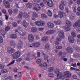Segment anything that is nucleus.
<instances>
[{
    "label": "nucleus",
    "instance_id": "nucleus-1",
    "mask_svg": "<svg viewBox=\"0 0 80 80\" xmlns=\"http://www.w3.org/2000/svg\"><path fill=\"white\" fill-rule=\"evenodd\" d=\"M59 33L58 34V35L60 38H57V40L58 42L60 41L61 40V38L63 39L65 38L64 33L63 31H59Z\"/></svg>",
    "mask_w": 80,
    "mask_h": 80
},
{
    "label": "nucleus",
    "instance_id": "nucleus-2",
    "mask_svg": "<svg viewBox=\"0 0 80 80\" xmlns=\"http://www.w3.org/2000/svg\"><path fill=\"white\" fill-rule=\"evenodd\" d=\"M21 54V52L19 51H18L12 54V58L13 59H17V58L20 57Z\"/></svg>",
    "mask_w": 80,
    "mask_h": 80
},
{
    "label": "nucleus",
    "instance_id": "nucleus-3",
    "mask_svg": "<svg viewBox=\"0 0 80 80\" xmlns=\"http://www.w3.org/2000/svg\"><path fill=\"white\" fill-rule=\"evenodd\" d=\"M66 23L67 25L68 26H66V27L65 28V30L66 31H68L71 30V28L70 27L71 26V23L68 20H67L66 21Z\"/></svg>",
    "mask_w": 80,
    "mask_h": 80
},
{
    "label": "nucleus",
    "instance_id": "nucleus-4",
    "mask_svg": "<svg viewBox=\"0 0 80 80\" xmlns=\"http://www.w3.org/2000/svg\"><path fill=\"white\" fill-rule=\"evenodd\" d=\"M23 15H24L23 17L25 18H28L29 17V15L26 13L24 12V13L23 12H21L19 14L18 18H21L22 17Z\"/></svg>",
    "mask_w": 80,
    "mask_h": 80
},
{
    "label": "nucleus",
    "instance_id": "nucleus-5",
    "mask_svg": "<svg viewBox=\"0 0 80 80\" xmlns=\"http://www.w3.org/2000/svg\"><path fill=\"white\" fill-rule=\"evenodd\" d=\"M35 24L38 26H44V23L42 20L39 21H36L35 22Z\"/></svg>",
    "mask_w": 80,
    "mask_h": 80
},
{
    "label": "nucleus",
    "instance_id": "nucleus-6",
    "mask_svg": "<svg viewBox=\"0 0 80 80\" xmlns=\"http://www.w3.org/2000/svg\"><path fill=\"white\" fill-rule=\"evenodd\" d=\"M66 50L68 53H72L73 52V49L71 47L69 46L66 48Z\"/></svg>",
    "mask_w": 80,
    "mask_h": 80
},
{
    "label": "nucleus",
    "instance_id": "nucleus-7",
    "mask_svg": "<svg viewBox=\"0 0 80 80\" xmlns=\"http://www.w3.org/2000/svg\"><path fill=\"white\" fill-rule=\"evenodd\" d=\"M74 28H78L80 27V20H78L76 22H75L73 25Z\"/></svg>",
    "mask_w": 80,
    "mask_h": 80
},
{
    "label": "nucleus",
    "instance_id": "nucleus-8",
    "mask_svg": "<svg viewBox=\"0 0 80 80\" xmlns=\"http://www.w3.org/2000/svg\"><path fill=\"white\" fill-rule=\"evenodd\" d=\"M47 4L50 7H52L53 5V2L51 0H47Z\"/></svg>",
    "mask_w": 80,
    "mask_h": 80
},
{
    "label": "nucleus",
    "instance_id": "nucleus-9",
    "mask_svg": "<svg viewBox=\"0 0 80 80\" xmlns=\"http://www.w3.org/2000/svg\"><path fill=\"white\" fill-rule=\"evenodd\" d=\"M4 6H5V8H9L10 7V3L5 0L3 1V2Z\"/></svg>",
    "mask_w": 80,
    "mask_h": 80
},
{
    "label": "nucleus",
    "instance_id": "nucleus-10",
    "mask_svg": "<svg viewBox=\"0 0 80 80\" xmlns=\"http://www.w3.org/2000/svg\"><path fill=\"white\" fill-rule=\"evenodd\" d=\"M28 39L30 42H32L34 40V38L33 35L30 34L28 37Z\"/></svg>",
    "mask_w": 80,
    "mask_h": 80
},
{
    "label": "nucleus",
    "instance_id": "nucleus-11",
    "mask_svg": "<svg viewBox=\"0 0 80 80\" xmlns=\"http://www.w3.org/2000/svg\"><path fill=\"white\" fill-rule=\"evenodd\" d=\"M8 52L10 53H12L15 52L14 49L11 48H9L7 49Z\"/></svg>",
    "mask_w": 80,
    "mask_h": 80
},
{
    "label": "nucleus",
    "instance_id": "nucleus-12",
    "mask_svg": "<svg viewBox=\"0 0 80 80\" xmlns=\"http://www.w3.org/2000/svg\"><path fill=\"white\" fill-rule=\"evenodd\" d=\"M64 76L68 78L71 77V74L69 71H66L64 73Z\"/></svg>",
    "mask_w": 80,
    "mask_h": 80
},
{
    "label": "nucleus",
    "instance_id": "nucleus-13",
    "mask_svg": "<svg viewBox=\"0 0 80 80\" xmlns=\"http://www.w3.org/2000/svg\"><path fill=\"white\" fill-rule=\"evenodd\" d=\"M58 14L60 16V18H62V17H64L66 16V14L62 11H59Z\"/></svg>",
    "mask_w": 80,
    "mask_h": 80
},
{
    "label": "nucleus",
    "instance_id": "nucleus-14",
    "mask_svg": "<svg viewBox=\"0 0 80 80\" xmlns=\"http://www.w3.org/2000/svg\"><path fill=\"white\" fill-rule=\"evenodd\" d=\"M32 45L34 47L38 48L40 46V43L39 42H35L32 43Z\"/></svg>",
    "mask_w": 80,
    "mask_h": 80
},
{
    "label": "nucleus",
    "instance_id": "nucleus-15",
    "mask_svg": "<svg viewBox=\"0 0 80 80\" xmlns=\"http://www.w3.org/2000/svg\"><path fill=\"white\" fill-rule=\"evenodd\" d=\"M10 42L11 46H12V48H15L16 45L15 42L13 40H11Z\"/></svg>",
    "mask_w": 80,
    "mask_h": 80
},
{
    "label": "nucleus",
    "instance_id": "nucleus-16",
    "mask_svg": "<svg viewBox=\"0 0 80 80\" xmlns=\"http://www.w3.org/2000/svg\"><path fill=\"white\" fill-rule=\"evenodd\" d=\"M62 73L61 72L58 73L57 75V78H55V80H58L62 78Z\"/></svg>",
    "mask_w": 80,
    "mask_h": 80
},
{
    "label": "nucleus",
    "instance_id": "nucleus-17",
    "mask_svg": "<svg viewBox=\"0 0 80 80\" xmlns=\"http://www.w3.org/2000/svg\"><path fill=\"white\" fill-rule=\"evenodd\" d=\"M47 25L49 28H52L54 27V24L50 22L48 23Z\"/></svg>",
    "mask_w": 80,
    "mask_h": 80
},
{
    "label": "nucleus",
    "instance_id": "nucleus-18",
    "mask_svg": "<svg viewBox=\"0 0 80 80\" xmlns=\"http://www.w3.org/2000/svg\"><path fill=\"white\" fill-rule=\"evenodd\" d=\"M68 39L69 42L71 43H73L74 41H75V40L74 38H71L70 36H68Z\"/></svg>",
    "mask_w": 80,
    "mask_h": 80
},
{
    "label": "nucleus",
    "instance_id": "nucleus-19",
    "mask_svg": "<svg viewBox=\"0 0 80 80\" xmlns=\"http://www.w3.org/2000/svg\"><path fill=\"white\" fill-rule=\"evenodd\" d=\"M26 6L28 8H31L32 7V3L28 2L26 4Z\"/></svg>",
    "mask_w": 80,
    "mask_h": 80
},
{
    "label": "nucleus",
    "instance_id": "nucleus-20",
    "mask_svg": "<svg viewBox=\"0 0 80 80\" xmlns=\"http://www.w3.org/2000/svg\"><path fill=\"white\" fill-rule=\"evenodd\" d=\"M33 9L39 12L40 10H41V7L40 6H39L37 8L34 7L33 8Z\"/></svg>",
    "mask_w": 80,
    "mask_h": 80
},
{
    "label": "nucleus",
    "instance_id": "nucleus-21",
    "mask_svg": "<svg viewBox=\"0 0 80 80\" xmlns=\"http://www.w3.org/2000/svg\"><path fill=\"white\" fill-rule=\"evenodd\" d=\"M22 25L24 26V27L27 28L28 26V23L25 21L23 20Z\"/></svg>",
    "mask_w": 80,
    "mask_h": 80
},
{
    "label": "nucleus",
    "instance_id": "nucleus-22",
    "mask_svg": "<svg viewBox=\"0 0 80 80\" xmlns=\"http://www.w3.org/2000/svg\"><path fill=\"white\" fill-rule=\"evenodd\" d=\"M31 29L32 32L33 33L36 32L38 30V29L37 28H32Z\"/></svg>",
    "mask_w": 80,
    "mask_h": 80
},
{
    "label": "nucleus",
    "instance_id": "nucleus-23",
    "mask_svg": "<svg viewBox=\"0 0 80 80\" xmlns=\"http://www.w3.org/2000/svg\"><path fill=\"white\" fill-rule=\"evenodd\" d=\"M53 33H54V31L53 30H49L48 31L46 32V34H53Z\"/></svg>",
    "mask_w": 80,
    "mask_h": 80
},
{
    "label": "nucleus",
    "instance_id": "nucleus-24",
    "mask_svg": "<svg viewBox=\"0 0 80 80\" xmlns=\"http://www.w3.org/2000/svg\"><path fill=\"white\" fill-rule=\"evenodd\" d=\"M54 23L56 25H59L61 24V22L60 21L57 20L54 21Z\"/></svg>",
    "mask_w": 80,
    "mask_h": 80
},
{
    "label": "nucleus",
    "instance_id": "nucleus-25",
    "mask_svg": "<svg viewBox=\"0 0 80 80\" xmlns=\"http://www.w3.org/2000/svg\"><path fill=\"white\" fill-rule=\"evenodd\" d=\"M10 37L11 38L15 39L17 38V36L16 34H12L11 35Z\"/></svg>",
    "mask_w": 80,
    "mask_h": 80
},
{
    "label": "nucleus",
    "instance_id": "nucleus-26",
    "mask_svg": "<svg viewBox=\"0 0 80 80\" xmlns=\"http://www.w3.org/2000/svg\"><path fill=\"white\" fill-rule=\"evenodd\" d=\"M48 37H44L43 38L42 40L43 42H47L48 41Z\"/></svg>",
    "mask_w": 80,
    "mask_h": 80
},
{
    "label": "nucleus",
    "instance_id": "nucleus-27",
    "mask_svg": "<svg viewBox=\"0 0 80 80\" xmlns=\"http://www.w3.org/2000/svg\"><path fill=\"white\" fill-rule=\"evenodd\" d=\"M48 16L51 17L52 16V13L50 10H48Z\"/></svg>",
    "mask_w": 80,
    "mask_h": 80
},
{
    "label": "nucleus",
    "instance_id": "nucleus-28",
    "mask_svg": "<svg viewBox=\"0 0 80 80\" xmlns=\"http://www.w3.org/2000/svg\"><path fill=\"white\" fill-rule=\"evenodd\" d=\"M1 33L2 34V35L3 36V38H5V31H4V30H2L1 31Z\"/></svg>",
    "mask_w": 80,
    "mask_h": 80
},
{
    "label": "nucleus",
    "instance_id": "nucleus-29",
    "mask_svg": "<svg viewBox=\"0 0 80 80\" xmlns=\"http://www.w3.org/2000/svg\"><path fill=\"white\" fill-rule=\"evenodd\" d=\"M49 47L50 45H49V44H47L45 46V49H47L48 50L49 49Z\"/></svg>",
    "mask_w": 80,
    "mask_h": 80
},
{
    "label": "nucleus",
    "instance_id": "nucleus-30",
    "mask_svg": "<svg viewBox=\"0 0 80 80\" xmlns=\"http://www.w3.org/2000/svg\"><path fill=\"white\" fill-rule=\"evenodd\" d=\"M75 18V17L74 14L72 13L71 16H70V19L72 20L74 19Z\"/></svg>",
    "mask_w": 80,
    "mask_h": 80
},
{
    "label": "nucleus",
    "instance_id": "nucleus-31",
    "mask_svg": "<svg viewBox=\"0 0 80 80\" xmlns=\"http://www.w3.org/2000/svg\"><path fill=\"white\" fill-rule=\"evenodd\" d=\"M65 5H62V4H60L59 6V8L61 10H63L64 9V6Z\"/></svg>",
    "mask_w": 80,
    "mask_h": 80
},
{
    "label": "nucleus",
    "instance_id": "nucleus-32",
    "mask_svg": "<svg viewBox=\"0 0 80 80\" xmlns=\"http://www.w3.org/2000/svg\"><path fill=\"white\" fill-rule=\"evenodd\" d=\"M32 17L34 18H38V15L35 12H33Z\"/></svg>",
    "mask_w": 80,
    "mask_h": 80
},
{
    "label": "nucleus",
    "instance_id": "nucleus-33",
    "mask_svg": "<svg viewBox=\"0 0 80 80\" xmlns=\"http://www.w3.org/2000/svg\"><path fill=\"white\" fill-rule=\"evenodd\" d=\"M71 70H75L76 71H80V69L71 67L70 68Z\"/></svg>",
    "mask_w": 80,
    "mask_h": 80
},
{
    "label": "nucleus",
    "instance_id": "nucleus-34",
    "mask_svg": "<svg viewBox=\"0 0 80 80\" xmlns=\"http://www.w3.org/2000/svg\"><path fill=\"white\" fill-rule=\"evenodd\" d=\"M2 73H5L7 72V70L6 69H4L2 70Z\"/></svg>",
    "mask_w": 80,
    "mask_h": 80
},
{
    "label": "nucleus",
    "instance_id": "nucleus-35",
    "mask_svg": "<svg viewBox=\"0 0 80 80\" xmlns=\"http://www.w3.org/2000/svg\"><path fill=\"white\" fill-rule=\"evenodd\" d=\"M15 62V60H13V61L12 62H10L9 64H8L7 65V66L8 67H9V66H11V65L13 64Z\"/></svg>",
    "mask_w": 80,
    "mask_h": 80
},
{
    "label": "nucleus",
    "instance_id": "nucleus-36",
    "mask_svg": "<svg viewBox=\"0 0 80 80\" xmlns=\"http://www.w3.org/2000/svg\"><path fill=\"white\" fill-rule=\"evenodd\" d=\"M41 17L42 18H46V17H47V15L45 14H41Z\"/></svg>",
    "mask_w": 80,
    "mask_h": 80
},
{
    "label": "nucleus",
    "instance_id": "nucleus-37",
    "mask_svg": "<svg viewBox=\"0 0 80 80\" xmlns=\"http://www.w3.org/2000/svg\"><path fill=\"white\" fill-rule=\"evenodd\" d=\"M72 10H73V12L75 13L77 11V7L75 6L72 7Z\"/></svg>",
    "mask_w": 80,
    "mask_h": 80
},
{
    "label": "nucleus",
    "instance_id": "nucleus-38",
    "mask_svg": "<svg viewBox=\"0 0 80 80\" xmlns=\"http://www.w3.org/2000/svg\"><path fill=\"white\" fill-rule=\"evenodd\" d=\"M53 70V68H52V67H50V68H48V71L49 72H51Z\"/></svg>",
    "mask_w": 80,
    "mask_h": 80
},
{
    "label": "nucleus",
    "instance_id": "nucleus-39",
    "mask_svg": "<svg viewBox=\"0 0 80 80\" xmlns=\"http://www.w3.org/2000/svg\"><path fill=\"white\" fill-rule=\"evenodd\" d=\"M56 48L58 49H62V47L60 46H57L56 47Z\"/></svg>",
    "mask_w": 80,
    "mask_h": 80
},
{
    "label": "nucleus",
    "instance_id": "nucleus-40",
    "mask_svg": "<svg viewBox=\"0 0 80 80\" xmlns=\"http://www.w3.org/2000/svg\"><path fill=\"white\" fill-rule=\"evenodd\" d=\"M75 50H76L78 52L80 51V48L78 47H75Z\"/></svg>",
    "mask_w": 80,
    "mask_h": 80
},
{
    "label": "nucleus",
    "instance_id": "nucleus-41",
    "mask_svg": "<svg viewBox=\"0 0 80 80\" xmlns=\"http://www.w3.org/2000/svg\"><path fill=\"white\" fill-rule=\"evenodd\" d=\"M43 66L44 68H46L48 66V64L46 62H44L43 64Z\"/></svg>",
    "mask_w": 80,
    "mask_h": 80
},
{
    "label": "nucleus",
    "instance_id": "nucleus-42",
    "mask_svg": "<svg viewBox=\"0 0 80 80\" xmlns=\"http://www.w3.org/2000/svg\"><path fill=\"white\" fill-rule=\"evenodd\" d=\"M71 35L74 38H75L76 36L75 33L74 32H72L71 33Z\"/></svg>",
    "mask_w": 80,
    "mask_h": 80
},
{
    "label": "nucleus",
    "instance_id": "nucleus-43",
    "mask_svg": "<svg viewBox=\"0 0 80 80\" xmlns=\"http://www.w3.org/2000/svg\"><path fill=\"white\" fill-rule=\"evenodd\" d=\"M49 76L50 78H52L54 76V75L52 73H50L49 74Z\"/></svg>",
    "mask_w": 80,
    "mask_h": 80
},
{
    "label": "nucleus",
    "instance_id": "nucleus-44",
    "mask_svg": "<svg viewBox=\"0 0 80 80\" xmlns=\"http://www.w3.org/2000/svg\"><path fill=\"white\" fill-rule=\"evenodd\" d=\"M10 29V27L9 26H7L6 28H5V31H8Z\"/></svg>",
    "mask_w": 80,
    "mask_h": 80
},
{
    "label": "nucleus",
    "instance_id": "nucleus-45",
    "mask_svg": "<svg viewBox=\"0 0 80 80\" xmlns=\"http://www.w3.org/2000/svg\"><path fill=\"white\" fill-rule=\"evenodd\" d=\"M41 62V60L40 59H38L36 61L37 64H39Z\"/></svg>",
    "mask_w": 80,
    "mask_h": 80
},
{
    "label": "nucleus",
    "instance_id": "nucleus-46",
    "mask_svg": "<svg viewBox=\"0 0 80 80\" xmlns=\"http://www.w3.org/2000/svg\"><path fill=\"white\" fill-rule=\"evenodd\" d=\"M22 47V46L19 43L18 44V46H17V48H18L20 49V48H21Z\"/></svg>",
    "mask_w": 80,
    "mask_h": 80
},
{
    "label": "nucleus",
    "instance_id": "nucleus-47",
    "mask_svg": "<svg viewBox=\"0 0 80 80\" xmlns=\"http://www.w3.org/2000/svg\"><path fill=\"white\" fill-rule=\"evenodd\" d=\"M8 12L10 14H12V9H10L8 10Z\"/></svg>",
    "mask_w": 80,
    "mask_h": 80
},
{
    "label": "nucleus",
    "instance_id": "nucleus-48",
    "mask_svg": "<svg viewBox=\"0 0 80 80\" xmlns=\"http://www.w3.org/2000/svg\"><path fill=\"white\" fill-rule=\"evenodd\" d=\"M21 60H22V59L21 58H19L16 60V62H21Z\"/></svg>",
    "mask_w": 80,
    "mask_h": 80
},
{
    "label": "nucleus",
    "instance_id": "nucleus-49",
    "mask_svg": "<svg viewBox=\"0 0 80 80\" xmlns=\"http://www.w3.org/2000/svg\"><path fill=\"white\" fill-rule=\"evenodd\" d=\"M3 42V38L2 37L0 36V43H2Z\"/></svg>",
    "mask_w": 80,
    "mask_h": 80
},
{
    "label": "nucleus",
    "instance_id": "nucleus-50",
    "mask_svg": "<svg viewBox=\"0 0 80 80\" xmlns=\"http://www.w3.org/2000/svg\"><path fill=\"white\" fill-rule=\"evenodd\" d=\"M48 58V56L47 55H45L44 56V60H47Z\"/></svg>",
    "mask_w": 80,
    "mask_h": 80
},
{
    "label": "nucleus",
    "instance_id": "nucleus-51",
    "mask_svg": "<svg viewBox=\"0 0 80 80\" xmlns=\"http://www.w3.org/2000/svg\"><path fill=\"white\" fill-rule=\"evenodd\" d=\"M4 66L3 65L0 64V69H2L4 68Z\"/></svg>",
    "mask_w": 80,
    "mask_h": 80
},
{
    "label": "nucleus",
    "instance_id": "nucleus-52",
    "mask_svg": "<svg viewBox=\"0 0 80 80\" xmlns=\"http://www.w3.org/2000/svg\"><path fill=\"white\" fill-rule=\"evenodd\" d=\"M17 25V23L16 22L13 23V26L14 27H16Z\"/></svg>",
    "mask_w": 80,
    "mask_h": 80
},
{
    "label": "nucleus",
    "instance_id": "nucleus-53",
    "mask_svg": "<svg viewBox=\"0 0 80 80\" xmlns=\"http://www.w3.org/2000/svg\"><path fill=\"white\" fill-rule=\"evenodd\" d=\"M2 12L3 13L5 14H6V11L5 9H3L2 10Z\"/></svg>",
    "mask_w": 80,
    "mask_h": 80
},
{
    "label": "nucleus",
    "instance_id": "nucleus-54",
    "mask_svg": "<svg viewBox=\"0 0 80 80\" xmlns=\"http://www.w3.org/2000/svg\"><path fill=\"white\" fill-rule=\"evenodd\" d=\"M13 12L14 13H17L18 12V10L17 9H15L13 10Z\"/></svg>",
    "mask_w": 80,
    "mask_h": 80
},
{
    "label": "nucleus",
    "instance_id": "nucleus-55",
    "mask_svg": "<svg viewBox=\"0 0 80 80\" xmlns=\"http://www.w3.org/2000/svg\"><path fill=\"white\" fill-rule=\"evenodd\" d=\"M41 0H33V1L36 3H39L41 2Z\"/></svg>",
    "mask_w": 80,
    "mask_h": 80
},
{
    "label": "nucleus",
    "instance_id": "nucleus-56",
    "mask_svg": "<svg viewBox=\"0 0 80 80\" xmlns=\"http://www.w3.org/2000/svg\"><path fill=\"white\" fill-rule=\"evenodd\" d=\"M72 78L74 79H77V77L75 75H74L72 76Z\"/></svg>",
    "mask_w": 80,
    "mask_h": 80
},
{
    "label": "nucleus",
    "instance_id": "nucleus-57",
    "mask_svg": "<svg viewBox=\"0 0 80 80\" xmlns=\"http://www.w3.org/2000/svg\"><path fill=\"white\" fill-rule=\"evenodd\" d=\"M37 54H38L37 57L38 58H39V57H40V55H41L40 52H37Z\"/></svg>",
    "mask_w": 80,
    "mask_h": 80
},
{
    "label": "nucleus",
    "instance_id": "nucleus-58",
    "mask_svg": "<svg viewBox=\"0 0 80 80\" xmlns=\"http://www.w3.org/2000/svg\"><path fill=\"white\" fill-rule=\"evenodd\" d=\"M18 75H19V77L20 78L22 77V75L21 74V72H18Z\"/></svg>",
    "mask_w": 80,
    "mask_h": 80
},
{
    "label": "nucleus",
    "instance_id": "nucleus-59",
    "mask_svg": "<svg viewBox=\"0 0 80 80\" xmlns=\"http://www.w3.org/2000/svg\"><path fill=\"white\" fill-rule=\"evenodd\" d=\"M40 5L41 7H44V4L42 2L40 4Z\"/></svg>",
    "mask_w": 80,
    "mask_h": 80
},
{
    "label": "nucleus",
    "instance_id": "nucleus-60",
    "mask_svg": "<svg viewBox=\"0 0 80 80\" xmlns=\"http://www.w3.org/2000/svg\"><path fill=\"white\" fill-rule=\"evenodd\" d=\"M5 19L6 20H8V18H9V16H8L7 15V14H6L5 15Z\"/></svg>",
    "mask_w": 80,
    "mask_h": 80
},
{
    "label": "nucleus",
    "instance_id": "nucleus-61",
    "mask_svg": "<svg viewBox=\"0 0 80 80\" xmlns=\"http://www.w3.org/2000/svg\"><path fill=\"white\" fill-rule=\"evenodd\" d=\"M36 39H37L38 40L40 39V38L38 36H36Z\"/></svg>",
    "mask_w": 80,
    "mask_h": 80
},
{
    "label": "nucleus",
    "instance_id": "nucleus-62",
    "mask_svg": "<svg viewBox=\"0 0 80 80\" xmlns=\"http://www.w3.org/2000/svg\"><path fill=\"white\" fill-rule=\"evenodd\" d=\"M66 11L67 13H68L69 12V9L67 7L66 8Z\"/></svg>",
    "mask_w": 80,
    "mask_h": 80
},
{
    "label": "nucleus",
    "instance_id": "nucleus-63",
    "mask_svg": "<svg viewBox=\"0 0 80 80\" xmlns=\"http://www.w3.org/2000/svg\"><path fill=\"white\" fill-rule=\"evenodd\" d=\"M62 4V5H65V3L63 1H62L61 2V4Z\"/></svg>",
    "mask_w": 80,
    "mask_h": 80
},
{
    "label": "nucleus",
    "instance_id": "nucleus-64",
    "mask_svg": "<svg viewBox=\"0 0 80 80\" xmlns=\"http://www.w3.org/2000/svg\"><path fill=\"white\" fill-rule=\"evenodd\" d=\"M77 4H78V5L80 4V0H77Z\"/></svg>",
    "mask_w": 80,
    "mask_h": 80
}]
</instances>
